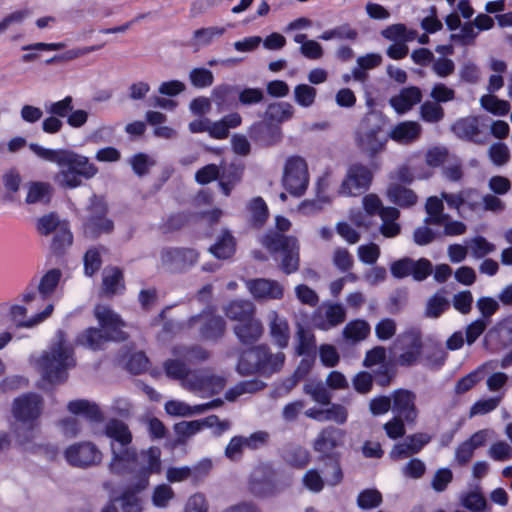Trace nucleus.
<instances>
[{
  "instance_id": "37",
  "label": "nucleus",
  "mask_w": 512,
  "mask_h": 512,
  "mask_svg": "<svg viewBox=\"0 0 512 512\" xmlns=\"http://www.w3.org/2000/svg\"><path fill=\"white\" fill-rule=\"evenodd\" d=\"M399 215L400 212L395 207H386L381 210L380 218L382 220V225L380 227V232L384 237L392 238L400 233V225L396 223Z\"/></svg>"
},
{
  "instance_id": "63",
  "label": "nucleus",
  "mask_w": 512,
  "mask_h": 512,
  "mask_svg": "<svg viewBox=\"0 0 512 512\" xmlns=\"http://www.w3.org/2000/svg\"><path fill=\"white\" fill-rule=\"evenodd\" d=\"M462 505L473 511L481 512L486 508L487 501L480 491H471L461 497Z\"/></svg>"
},
{
  "instance_id": "17",
  "label": "nucleus",
  "mask_w": 512,
  "mask_h": 512,
  "mask_svg": "<svg viewBox=\"0 0 512 512\" xmlns=\"http://www.w3.org/2000/svg\"><path fill=\"white\" fill-rule=\"evenodd\" d=\"M245 286L251 296L258 302L281 300L284 296V286L273 279H248L245 281Z\"/></svg>"
},
{
  "instance_id": "6",
  "label": "nucleus",
  "mask_w": 512,
  "mask_h": 512,
  "mask_svg": "<svg viewBox=\"0 0 512 512\" xmlns=\"http://www.w3.org/2000/svg\"><path fill=\"white\" fill-rule=\"evenodd\" d=\"M285 362L283 352L271 353L266 345L254 346L240 355L237 371L241 375L260 373L270 376L281 370Z\"/></svg>"
},
{
  "instance_id": "35",
  "label": "nucleus",
  "mask_w": 512,
  "mask_h": 512,
  "mask_svg": "<svg viewBox=\"0 0 512 512\" xmlns=\"http://www.w3.org/2000/svg\"><path fill=\"white\" fill-rule=\"evenodd\" d=\"M371 327L362 319H355L346 324L342 331L343 338L350 343L360 342L368 337Z\"/></svg>"
},
{
  "instance_id": "30",
  "label": "nucleus",
  "mask_w": 512,
  "mask_h": 512,
  "mask_svg": "<svg viewBox=\"0 0 512 512\" xmlns=\"http://www.w3.org/2000/svg\"><path fill=\"white\" fill-rule=\"evenodd\" d=\"M421 99V90L418 87L411 86L401 89L399 94L390 98L389 103L397 113L403 114L420 103Z\"/></svg>"
},
{
  "instance_id": "28",
  "label": "nucleus",
  "mask_w": 512,
  "mask_h": 512,
  "mask_svg": "<svg viewBox=\"0 0 512 512\" xmlns=\"http://www.w3.org/2000/svg\"><path fill=\"white\" fill-rule=\"evenodd\" d=\"M268 325L270 335L274 343L279 348H286L290 339V329L288 321L285 317L280 316L276 311L272 310L268 313Z\"/></svg>"
},
{
  "instance_id": "34",
  "label": "nucleus",
  "mask_w": 512,
  "mask_h": 512,
  "mask_svg": "<svg viewBox=\"0 0 512 512\" xmlns=\"http://www.w3.org/2000/svg\"><path fill=\"white\" fill-rule=\"evenodd\" d=\"M140 510L139 499L133 493L126 492L113 499L101 512H140Z\"/></svg>"
},
{
  "instance_id": "52",
  "label": "nucleus",
  "mask_w": 512,
  "mask_h": 512,
  "mask_svg": "<svg viewBox=\"0 0 512 512\" xmlns=\"http://www.w3.org/2000/svg\"><path fill=\"white\" fill-rule=\"evenodd\" d=\"M296 336L298 340L297 353L299 355H310L315 351V336L310 330L299 325Z\"/></svg>"
},
{
  "instance_id": "44",
  "label": "nucleus",
  "mask_w": 512,
  "mask_h": 512,
  "mask_svg": "<svg viewBox=\"0 0 512 512\" xmlns=\"http://www.w3.org/2000/svg\"><path fill=\"white\" fill-rule=\"evenodd\" d=\"M173 356H181L187 363L206 361L210 354L203 347L198 345L185 346L177 345L172 349Z\"/></svg>"
},
{
  "instance_id": "11",
  "label": "nucleus",
  "mask_w": 512,
  "mask_h": 512,
  "mask_svg": "<svg viewBox=\"0 0 512 512\" xmlns=\"http://www.w3.org/2000/svg\"><path fill=\"white\" fill-rule=\"evenodd\" d=\"M372 169L361 163L349 165L346 175L340 185L339 194L344 196H358L367 191L373 180Z\"/></svg>"
},
{
  "instance_id": "57",
  "label": "nucleus",
  "mask_w": 512,
  "mask_h": 512,
  "mask_svg": "<svg viewBox=\"0 0 512 512\" xmlns=\"http://www.w3.org/2000/svg\"><path fill=\"white\" fill-rule=\"evenodd\" d=\"M175 492L169 484L162 483L153 489L152 503L157 508H166L169 502L174 499Z\"/></svg>"
},
{
  "instance_id": "18",
  "label": "nucleus",
  "mask_w": 512,
  "mask_h": 512,
  "mask_svg": "<svg viewBox=\"0 0 512 512\" xmlns=\"http://www.w3.org/2000/svg\"><path fill=\"white\" fill-rule=\"evenodd\" d=\"M90 215L85 223V234L96 237L101 233H109L113 229V222L105 217L106 207L96 196L91 198Z\"/></svg>"
},
{
  "instance_id": "1",
  "label": "nucleus",
  "mask_w": 512,
  "mask_h": 512,
  "mask_svg": "<svg viewBox=\"0 0 512 512\" xmlns=\"http://www.w3.org/2000/svg\"><path fill=\"white\" fill-rule=\"evenodd\" d=\"M39 159L54 163L59 171L54 181L62 188L74 189L82 185V178L89 180L98 173V168L90 162L89 158L70 149H53L38 143H27L24 137L11 138L7 143L10 153H16L25 146Z\"/></svg>"
},
{
  "instance_id": "4",
  "label": "nucleus",
  "mask_w": 512,
  "mask_h": 512,
  "mask_svg": "<svg viewBox=\"0 0 512 512\" xmlns=\"http://www.w3.org/2000/svg\"><path fill=\"white\" fill-rule=\"evenodd\" d=\"M101 328H88L77 337V343L92 350L101 349L109 340H124L126 334L122 331L125 326L120 316L110 307L97 305L94 309Z\"/></svg>"
},
{
  "instance_id": "12",
  "label": "nucleus",
  "mask_w": 512,
  "mask_h": 512,
  "mask_svg": "<svg viewBox=\"0 0 512 512\" xmlns=\"http://www.w3.org/2000/svg\"><path fill=\"white\" fill-rule=\"evenodd\" d=\"M69 465L77 468H89L102 462L103 454L92 442L84 441L70 445L64 451Z\"/></svg>"
},
{
  "instance_id": "15",
  "label": "nucleus",
  "mask_w": 512,
  "mask_h": 512,
  "mask_svg": "<svg viewBox=\"0 0 512 512\" xmlns=\"http://www.w3.org/2000/svg\"><path fill=\"white\" fill-rule=\"evenodd\" d=\"M390 271L393 277L397 279L412 276L415 281L420 282L432 274L433 265L426 258L413 260L412 258L405 257L393 262L390 266Z\"/></svg>"
},
{
  "instance_id": "14",
  "label": "nucleus",
  "mask_w": 512,
  "mask_h": 512,
  "mask_svg": "<svg viewBox=\"0 0 512 512\" xmlns=\"http://www.w3.org/2000/svg\"><path fill=\"white\" fill-rule=\"evenodd\" d=\"M161 450L158 447H150L143 450L134 462L139 464V474L137 480L132 484L133 492H140L149 485V477L151 474L161 472ZM133 463L130 465L132 466ZM129 467L127 471L130 469Z\"/></svg>"
},
{
  "instance_id": "60",
  "label": "nucleus",
  "mask_w": 512,
  "mask_h": 512,
  "mask_svg": "<svg viewBox=\"0 0 512 512\" xmlns=\"http://www.w3.org/2000/svg\"><path fill=\"white\" fill-rule=\"evenodd\" d=\"M304 392L310 395L312 399L320 404L327 405L330 403L331 395L322 382L306 383L303 387Z\"/></svg>"
},
{
  "instance_id": "31",
  "label": "nucleus",
  "mask_w": 512,
  "mask_h": 512,
  "mask_svg": "<svg viewBox=\"0 0 512 512\" xmlns=\"http://www.w3.org/2000/svg\"><path fill=\"white\" fill-rule=\"evenodd\" d=\"M422 132V127L415 121H404L395 125L388 136L400 144H410L416 141Z\"/></svg>"
},
{
  "instance_id": "13",
  "label": "nucleus",
  "mask_w": 512,
  "mask_h": 512,
  "mask_svg": "<svg viewBox=\"0 0 512 512\" xmlns=\"http://www.w3.org/2000/svg\"><path fill=\"white\" fill-rule=\"evenodd\" d=\"M196 250L187 247H165L160 251V263L167 271L183 272L198 260Z\"/></svg>"
},
{
  "instance_id": "48",
  "label": "nucleus",
  "mask_w": 512,
  "mask_h": 512,
  "mask_svg": "<svg viewBox=\"0 0 512 512\" xmlns=\"http://www.w3.org/2000/svg\"><path fill=\"white\" fill-rule=\"evenodd\" d=\"M238 91L236 86L230 84H220L213 88L211 97L215 102L219 112L227 109L231 104V96Z\"/></svg>"
},
{
  "instance_id": "24",
  "label": "nucleus",
  "mask_w": 512,
  "mask_h": 512,
  "mask_svg": "<svg viewBox=\"0 0 512 512\" xmlns=\"http://www.w3.org/2000/svg\"><path fill=\"white\" fill-rule=\"evenodd\" d=\"M345 433L342 429L329 426L324 428L314 442L315 451L330 457L333 451L343 445Z\"/></svg>"
},
{
  "instance_id": "26",
  "label": "nucleus",
  "mask_w": 512,
  "mask_h": 512,
  "mask_svg": "<svg viewBox=\"0 0 512 512\" xmlns=\"http://www.w3.org/2000/svg\"><path fill=\"white\" fill-rule=\"evenodd\" d=\"M249 492L257 498H265L274 493V483L270 473L263 467H258L251 473Z\"/></svg>"
},
{
  "instance_id": "9",
  "label": "nucleus",
  "mask_w": 512,
  "mask_h": 512,
  "mask_svg": "<svg viewBox=\"0 0 512 512\" xmlns=\"http://www.w3.org/2000/svg\"><path fill=\"white\" fill-rule=\"evenodd\" d=\"M226 382L224 376L215 374L210 369H196L184 379L183 388L202 398H208L220 393Z\"/></svg>"
},
{
  "instance_id": "32",
  "label": "nucleus",
  "mask_w": 512,
  "mask_h": 512,
  "mask_svg": "<svg viewBox=\"0 0 512 512\" xmlns=\"http://www.w3.org/2000/svg\"><path fill=\"white\" fill-rule=\"evenodd\" d=\"M125 290L123 272L118 267H106L102 273V293L106 296L120 294Z\"/></svg>"
},
{
  "instance_id": "27",
  "label": "nucleus",
  "mask_w": 512,
  "mask_h": 512,
  "mask_svg": "<svg viewBox=\"0 0 512 512\" xmlns=\"http://www.w3.org/2000/svg\"><path fill=\"white\" fill-rule=\"evenodd\" d=\"M248 134L255 142L263 146H271L281 140L280 128L272 127L264 122H255L249 127Z\"/></svg>"
},
{
  "instance_id": "21",
  "label": "nucleus",
  "mask_w": 512,
  "mask_h": 512,
  "mask_svg": "<svg viewBox=\"0 0 512 512\" xmlns=\"http://www.w3.org/2000/svg\"><path fill=\"white\" fill-rule=\"evenodd\" d=\"M197 322H201L200 334L204 339L217 340L225 333V320L212 312H203L200 315L192 316L188 321V325L192 327Z\"/></svg>"
},
{
  "instance_id": "5",
  "label": "nucleus",
  "mask_w": 512,
  "mask_h": 512,
  "mask_svg": "<svg viewBox=\"0 0 512 512\" xmlns=\"http://www.w3.org/2000/svg\"><path fill=\"white\" fill-rule=\"evenodd\" d=\"M385 124V116L372 110L361 119L355 130L354 141L357 148L370 159L383 152L386 147L388 138L383 131Z\"/></svg>"
},
{
  "instance_id": "47",
  "label": "nucleus",
  "mask_w": 512,
  "mask_h": 512,
  "mask_svg": "<svg viewBox=\"0 0 512 512\" xmlns=\"http://www.w3.org/2000/svg\"><path fill=\"white\" fill-rule=\"evenodd\" d=\"M51 198V185L46 182H31L28 184L26 203H48Z\"/></svg>"
},
{
  "instance_id": "49",
  "label": "nucleus",
  "mask_w": 512,
  "mask_h": 512,
  "mask_svg": "<svg viewBox=\"0 0 512 512\" xmlns=\"http://www.w3.org/2000/svg\"><path fill=\"white\" fill-rule=\"evenodd\" d=\"M420 118L430 124H436L444 119L445 112L443 107L434 101H425L420 106Z\"/></svg>"
},
{
  "instance_id": "62",
  "label": "nucleus",
  "mask_w": 512,
  "mask_h": 512,
  "mask_svg": "<svg viewBox=\"0 0 512 512\" xmlns=\"http://www.w3.org/2000/svg\"><path fill=\"white\" fill-rule=\"evenodd\" d=\"M382 503V495L376 489H365L357 497V504L363 510H370Z\"/></svg>"
},
{
  "instance_id": "42",
  "label": "nucleus",
  "mask_w": 512,
  "mask_h": 512,
  "mask_svg": "<svg viewBox=\"0 0 512 512\" xmlns=\"http://www.w3.org/2000/svg\"><path fill=\"white\" fill-rule=\"evenodd\" d=\"M328 203H330V198L325 195L323 183L320 182L316 198L302 201L298 206V212L304 216H312L319 213Z\"/></svg>"
},
{
  "instance_id": "59",
  "label": "nucleus",
  "mask_w": 512,
  "mask_h": 512,
  "mask_svg": "<svg viewBox=\"0 0 512 512\" xmlns=\"http://www.w3.org/2000/svg\"><path fill=\"white\" fill-rule=\"evenodd\" d=\"M197 405L190 406L189 404L179 401L170 400L165 404V411L167 414L177 417H191L198 415Z\"/></svg>"
},
{
  "instance_id": "50",
  "label": "nucleus",
  "mask_w": 512,
  "mask_h": 512,
  "mask_svg": "<svg viewBox=\"0 0 512 512\" xmlns=\"http://www.w3.org/2000/svg\"><path fill=\"white\" fill-rule=\"evenodd\" d=\"M211 253L218 259H227L235 251V242L233 236L226 232L222 237L210 247Z\"/></svg>"
},
{
  "instance_id": "40",
  "label": "nucleus",
  "mask_w": 512,
  "mask_h": 512,
  "mask_svg": "<svg viewBox=\"0 0 512 512\" xmlns=\"http://www.w3.org/2000/svg\"><path fill=\"white\" fill-rule=\"evenodd\" d=\"M282 457L286 463L299 469L304 468L310 461L308 450L295 444L285 446Z\"/></svg>"
},
{
  "instance_id": "45",
  "label": "nucleus",
  "mask_w": 512,
  "mask_h": 512,
  "mask_svg": "<svg viewBox=\"0 0 512 512\" xmlns=\"http://www.w3.org/2000/svg\"><path fill=\"white\" fill-rule=\"evenodd\" d=\"M164 370L168 377L181 382L183 387L184 379L188 378V374L192 372L188 368L187 362L181 356H174L173 359H168L164 362Z\"/></svg>"
},
{
  "instance_id": "22",
  "label": "nucleus",
  "mask_w": 512,
  "mask_h": 512,
  "mask_svg": "<svg viewBox=\"0 0 512 512\" xmlns=\"http://www.w3.org/2000/svg\"><path fill=\"white\" fill-rule=\"evenodd\" d=\"M363 365L367 368L377 366L375 381L378 385L384 387L390 383V375L386 363V349L382 346H376L366 352Z\"/></svg>"
},
{
  "instance_id": "7",
  "label": "nucleus",
  "mask_w": 512,
  "mask_h": 512,
  "mask_svg": "<svg viewBox=\"0 0 512 512\" xmlns=\"http://www.w3.org/2000/svg\"><path fill=\"white\" fill-rule=\"evenodd\" d=\"M42 411V399L39 395L29 393L16 398L13 404V415L19 424L15 433L21 444L29 442L34 437L37 418Z\"/></svg>"
},
{
  "instance_id": "36",
  "label": "nucleus",
  "mask_w": 512,
  "mask_h": 512,
  "mask_svg": "<svg viewBox=\"0 0 512 512\" xmlns=\"http://www.w3.org/2000/svg\"><path fill=\"white\" fill-rule=\"evenodd\" d=\"M383 38L393 42H412L418 37L416 30L408 29L402 23L392 24L381 31Z\"/></svg>"
},
{
  "instance_id": "51",
  "label": "nucleus",
  "mask_w": 512,
  "mask_h": 512,
  "mask_svg": "<svg viewBox=\"0 0 512 512\" xmlns=\"http://www.w3.org/2000/svg\"><path fill=\"white\" fill-rule=\"evenodd\" d=\"M480 104L485 110L498 116L506 115L510 110L508 101L499 99L492 94L483 95L480 98Z\"/></svg>"
},
{
  "instance_id": "29",
  "label": "nucleus",
  "mask_w": 512,
  "mask_h": 512,
  "mask_svg": "<svg viewBox=\"0 0 512 512\" xmlns=\"http://www.w3.org/2000/svg\"><path fill=\"white\" fill-rule=\"evenodd\" d=\"M226 317L236 323H242L256 315V306L250 300H232L223 307Z\"/></svg>"
},
{
  "instance_id": "54",
  "label": "nucleus",
  "mask_w": 512,
  "mask_h": 512,
  "mask_svg": "<svg viewBox=\"0 0 512 512\" xmlns=\"http://www.w3.org/2000/svg\"><path fill=\"white\" fill-rule=\"evenodd\" d=\"M188 77L191 85L197 89L210 87L214 83L212 71L204 67L191 69Z\"/></svg>"
},
{
  "instance_id": "23",
  "label": "nucleus",
  "mask_w": 512,
  "mask_h": 512,
  "mask_svg": "<svg viewBox=\"0 0 512 512\" xmlns=\"http://www.w3.org/2000/svg\"><path fill=\"white\" fill-rule=\"evenodd\" d=\"M451 130L458 138L478 145H483L487 141L485 137H481L479 118L476 116L456 120L451 126Z\"/></svg>"
},
{
  "instance_id": "8",
  "label": "nucleus",
  "mask_w": 512,
  "mask_h": 512,
  "mask_svg": "<svg viewBox=\"0 0 512 512\" xmlns=\"http://www.w3.org/2000/svg\"><path fill=\"white\" fill-rule=\"evenodd\" d=\"M262 244L272 253L281 252L280 268L285 274L298 270L299 243L295 237L270 232L263 237Z\"/></svg>"
},
{
  "instance_id": "64",
  "label": "nucleus",
  "mask_w": 512,
  "mask_h": 512,
  "mask_svg": "<svg viewBox=\"0 0 512 512\" xmlns=\"http://www.w3.org/2000/svg\"><path fill=\"white\" fill-rule=\"evenodd\" d=\"M478 31L472 22H467L460 27V30L456 34H452L451 38L454 41L459 42L463 46L473 45L478 36Z\"/></svg>"
},
{
  "instance_id": "10",
  "label": "nucleus",
  "mask_w": 512,
  "mask_h": 512,
  "mask_svg": "<svg viewBox=\"0 0 512 512\" xmlns=\"http://www.w3.org/2000/svg\"><path fill=\"white\" fill-rule=\"evenodd\" d=\"M283 187L293 196L300 197L307 190L309 174L306 161L300 156L287 158L282 175Z\"/></svg>"
},
{
  "instance_id": "53",
  "label": "nucleus",
  "mask_w": 512,
  "mask_h": 512,
  "mask_svg": "<svg viewBox=\"0 0 512 512\" xmlns=\"http://www.w3.org/2000/svg\"><path fill=\"white\" fill-rule=\"evenodd\" d=\"M449 308V301L443 295V291L435 293L431 296L426 305L425 315L430 318L439 317Z\"/></svg>"
},
{
  "instance_id": "43",
  "label": "nucleus",
  "mask_w": 512,
  "mask_h": 512,
  "mask_svg": "<svg viewBox=\"0 0 512 512\" xmlns=\"http://www.w3.org/2000/svg\"><path fill=\"white\" fill-rule=\"evenodd\" d=\"M295 109L288 102H274L267 106L264 116L267 120L282 123L291 119Z\"/></svg>"
},
{
  "instance_id": "58",
  "label": "nucleus",
  "mask_w": 512,
  "mask_h": 512,
  "mask_svg": "<svg viewBox=\"0 0 512 512\" xmlns=\"http://www.w3.org/2000/svg\"><path fill=\"white\" fill-rule=\"evenodd\" d=\"M73 108L72 96H66L59 101L45 104V111L48 114L55 115L60 119H67Z\"/></svg>"
},
{
  "instance_id": "46",
  "label": "nucleus",
  "mask_w": 512,
  "mask_h": 512,
  "mask_svg": "<svg viewBox=\"0 0 512 512\" xmlns=\"http://www.w3.org/2000/svg\"><path fill=\"white\" fill-rule=\"evenodd\" d=\"M226 29L224 27L211 26L197 29L193 33L192 45L195 50L210 45L217 37L222 36Z\"/></svg>"
},
{
  "instance_id": "33",
  "label": "nucleus",
  "mask_w": 512,
  "mask_h": 512,
  "mask_svg": "<svg viewBox=\"0 0 512 512\" xmlns=\"http://www.w3.org/2000/svg\"><path fill=\"white\" fill-rule=\"evenodd\" d=\"M53 309V304L49 303L46 305L45 309L42 312L37 313L29 320H25V317L27 315V308L21 305H13L10 308V315L13 321H15L18 326L33 327L47 319L52 314Z\"/></svg>"
},
{
  "instance_id": "2",
  "label": "nucleus",
  "mask_w": 512,
  "mask_h": 512,
  "mask_svg": "<svg viewBox=\"0 0 512 512\" xmlns=\"http://www.w3.org/2000/svg\"><path fill=\"white\" fill-rule=\"evenodd\" d=\"M75 365L74 349L65 332L58 330L48 349L37 360V369L44 380L58 384L66 381L68 370Z\"/></svg>"
},
{
  "instance_id": "19",
  "label": "nucleus",
  "mask_w": 512,
  "mask_h": 512,
  "mask_svg": "<svg viewBox=\"0 0 512 512\" xmlns=\"http://www.w3.org/2000/svg\"><path fill=\"white\" fill-rule=\"evenodd\" d=\"M345 308L338 303H323L314 313L312 321L316 328L328 331L345 321Z\"/></svg>"
},
{
  "instance_id": "25",
  "label": "nucleus",
  "mask_w": 512,
  "mask_h": 512,
  "mask_svg": "<svg viewBox=\"0 0 512 512\" xmlns=\"http://www.w3.org/2000/svg\"><path fill=\"white\" fill-rule=\"evenodd\" d=\"M233 332L242 345H252L262 337L264 327L255 315L242 323L234 324Z\"/></svg>"
},
{
  "instance_id": "55",
  "label": "nucleus",
  "mask_w": 512,
  "mask_h": 512,
  "mask_svg": "<svg viewBox=\"0 0 512 512\" xmlns=\"http://www.w3.org/2000/svg\"><path fill=\"white\" fill-rule=\"evenodd\" d=\"M473 257L480 259L495 251L496 247L483 236H476L466 242Z\"/></svg>"
},
{
  "instance_id": "16",
  "label": "nucleus",
  "mask_w": 512,
  "mask_h": 512,
  "mask_svg": "<svg viewBox=\"0 0 512 512\" xmlns=\"http://www.w3.org/2000/svg\"><path fill=\"white\" fill-rule=\"evenodd\" d=\"M62 273L59 269L49 270L40 280L35 284H30L22 294V301L27 304L32 302H44L56 289Z\"/></svg>"
},
{
  "instance_id": "38",
  "label": "nucleus",
  "mask_w": 512,
  "mask_h": 512,
  "mask_svg": "<svg viewBox=\"0 0 512 512\" xmlns=\"http://www.w3.org/2000/svg\"><path fill=\"white\" fill-rule=\"evenodd\" d=\"M387 196L391 202L400 207H410L417 202V195L414 191L399 184L390 185L387 189Z\"/></svg>"
},
{
  "instance_id": "61",
  "label": "nucleus",
  "mask_w": 512,
  "mask_h": 512,
  "mask_svg": "<svg viewBox=\"0 0 512 512\" xmlns=\"http://www.w3.org/2000/svg\"><path fill=\"white\" fill-rule=\"evenodd\" d=\"M249 211L252 222L257 226H262L268 218V208L261 197H256L250 201Z\"/></svg>"
},
{
  "instance_id": "56",
  "label": "nucleus",
  "mask_w": 512,
  "mask_h": 512,
  "mask_svg": "<svg viewBox=\"0 0 512 512\" xmlns=\"http://www.w3.org/2000/svg\"><path fill=\"white\" fill-rule=\"evenodd\" d=\"M317 90L308 84H299L294 88L295 102L304 108L311 107L316 99Z\"/></svg>"
},
{
  "instance_id": "41",
  "label": "nucleus",
  "mask_w": 512,
  "mask_h": 512,
  "mask_svg": "<svg viewBox=\"0 0 512 512\" xmlns=\"http://www.w3.org/2000/svg\"><path fill=\"white\" fill-rule=\"evenodd\" d=\"M443 201L444 199L441 195L440 197L431 196L427 199L425 205V210L428 214V217L425 218L426 224L440 225L448 219V214L443 212Z\"/></svg>"
},
{
  "instance_id": "3",
  "label": "nucleus",
  "mask_w": 512,
  "mask_h": 512,
  "mask_svg": "<svg viewBox=\"0 0 512 512\" xmlns=\"http://www.w3.org/2000/svg\"><path fill=\"white\" fill-rule=\"evenodd\" d=\"M105 434L111 439V460L108 469L112 474H123L137 460L138 453L132 443V433L127 424L112 419L105 426Z\"/></svg>"
},
{
  "instance_id": "20",
  "label": "nucleus",
  "mask_w": 512,
  "mask_h": 512,
  "mask_svg": "<svg viewBox=\"0 0 512 512\" xmlns=\"http://www.w3.org/2000/svg\"><path fill=\"white\" fill-rule=\"evenodd\" d=\"M415 401L416 394L414 392L397 389L392 393V410L397 417L404 418L407 424L414 425L419 413Z\"/></svg>"
},
{
  "instance_id": "39",
  "label": "nucleus",
  "mask_w": 512,
  "mask_h": 512,
  "mask_svg": "<svg viewBox=\"0 0 512 512\" xmlns=\"http://www.w3.org/2000/svg\"><path fill=\"white\" fill-rule=\"evenodd\" d=\"M68 410L76 415H84L92 422H101L104 419L99 407L87 400L70 401Z\"/></svg>"
}]
</instances>
